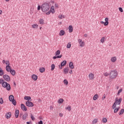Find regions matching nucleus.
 <instances>
[{
    "instance_id": "51",
    "label": "nucleus",
    "mask_w": 124,
    "mask_h": 124,
    "mask_svg": "<svg viewBox=\"0 0 124 124\" xmlns=\"http://www.w3.org/2000/svg\"><path fill=\"white\" fill-rule=\"evenodd\" d=\"M119 11H120V12H124V10H123V8L120 7V8H119Z\"/></svg>"
},
{
    "instance_id": "24",
    "label": "nucleus",
    "mask_w": 124,
    "mask_h": 124,
    "mask_svg": "<svg viewBox=\"0 0 124 124\" xmlns=\"http://www.w3.org/2000/svg\"><path fill=\"white\" fill-rule=\"evenodd\" d=\"M98 98V95L97 94H95L93 97V99L94 100H96Z\"/></svg>"
},
{
    "instance_id": "39",
    "label": "nucleus",
    "mask_w": 124,
    "mask_h": 124,
    "mask_svg": "<svg viewBox=\"0 0 124 124\" xmlns=\"http://www.w3.org/2000/svg\"><path fill=\"white\" fill-rule=\"evenodd\" d=\"M63 83H64V84H65V85H68V81H67V80L66 79H64V80H63Z\"/></svg>"
},
{
    "instance_id": "1",
    "label": "nucleus",
    "mask_w": 124,
    "mask_h": 124,
    "mask_svg": "<svg viewBox=\"0 0 124 124\" xmlns=\"http://www.w3.org/2000/svg\"><path fill=\"white\" fill-rule=\"evenodd\" d=\"M49 8H50V6L48 3H44L41 6V9L43 12L46 13L47 11H49Z\"/></svg>"
},
{
    "instance_id": "14",
    "label": "nucleus",
    "mask_w": 124,
    "mask_h": 124,
    "mask_svg": "<svg viewBox=\"0 0 124 124\" xmlns=\"http://www.w3.org/2000/svg\"><path fill=\"white\" fill-rule=\"evenodd\" d=\"M31 78L34 81H36L37 80V76L33 74L32 75Z\"/></svg>"
},
{
    "instance_id": "25",
    "label": "nucleus",
    "mask_w": 124,
    "mask_h": 124,
    "mask_svg": "<svg viewBox=\"0 0 124 124\" xmlns=\"http://www.w3.org/2000/svg\"><path fill=\"white\" fill-rule=\"evenodd\" d=\"M24 99H25V100H28L29 101L31 100V96H25L24 97Z\"/></svg>"
},
{
    "instance_id": "10",
    "label": "nucleus",
    "mask_w": 124,
    "mask_h": 124,
    "mask_svg": "<svg viewBox=\"0 0 124 124\" xmlns=\"http://www.w3.org/2000/svg\"><path fill=\"white\" fill-rule=\"evenodd\" d=\"M94 75L93 73H90L89 75V79L90 80H93L94 77Z\"/></svg>"
},
{
    "instance_id": "60",
    "label": "nucleus",
    "mask_w": 124,
    "mask_h": 124,
    "mask_svg": "<svg viewBox=\"0 0 124 124\" xmlns=\"http://www.w3.org/2000/svg\"><path fill=\"white\" fill-rule=\"evenodd\" d=\"M70 74H72V70H71L70 72H69Z\"/></svg>"
},
{
    "instance_id": "13",
    "label": "nucleus",
    "mask_w": 124,
    "mask_h": 124,
    "mask_svg": "<svg viewBox=\"0 0 124 124\" xmlns=\"http://www.w3.org/2000/svg\"><path fill=\"white\" fill-rule=\"evenodd\" d=\"M15 117H16V118H18V117H19V110L16 109L15 111Z\"/></svg>"
},
{
    "instance_id": "45",
    "label": "nucleus",
    "mask_w": 124,
    "mask_h": 124,
    "mask_svg": "<svg viewBox=\"0 0 124 124\" xmlns=\"http://www.w3.org/2000/svg\"><path fill=\"white\" fill-rule=\"evenodd\" d=\"M0 104H3V100H2V98H0Z\"/></svg>"
},
{
    "instance_id": "38",
    "label": "nucleus",
    "mask_w": 124,
    "mask_h": 124,
    "mask_svg": "<svg viewBox=\"0 0 124 124\" xmlns=\"http://www.w3.org/2000/svg\"><path fill=\"white\" fill-rule=\"evenodd\" d=\"M12 102L13 105H14V106H16V100L14 99V100H13L12 101H11Z\"/></svg>"
},
{
    "instance_id": "19",
    "label": "nucleus",
    "mask_w": 124,
    "mask_h": 124,
    "mask_svg": "<svg viewBox=\"0 0 124 124\" xmlns=\"http://www.w3.org/2000/svg\"><path fill=\"white\" fill-rule=\"evenodd\" d=\"M50 11H51L52 13L54 14L55 13V6H52L50 9Z\"/></svg>"
},
{
    "instance_id": "61",
    "label": "nucleus",
    "mask_w": 124,
    "mask_h": 124,
    "mask_svg": "<svg viewBox=\"0 0 124 124\" xmlns=\"http://www.w3.org/2000/svg\"><path fill=\"white\" fill-rule=\"evenodd\" d=\"M84 36H85V37H87L88 36V34H85Z\"/></svg>"
},
{
    "instance_id": "56",
    "label": "nucleus",
    "mask_w": 124,
    "mask_h": 124,
    "mask_svg": "<svg viewBox=\"0 0 124 124\" xmlns=\"http://www.w3.org/2000/svg\"><path fill=\"white\" fill-rule=\"evenodd\" d=\"M62 55L57 56V59H61V58H62Z\"/></svg>"
},
{
    "instance_id": "12",
    "label": "nucleus",
    "mask_w": 124,
    "mask_h": 124,
    "mask_svg": "<svg viewBox=\"0 0 124 124\" xmlns=\"http://www.w3.org/2000/svg\"><path fill=\"white\" fill-rule=\"evenodd\" d=\"M105 21H106L104 23V26H108L109 22H108V21H109V18H108V17H106L105 19Z\"/></svg>"
},
{
    "instance_id": "7",
    "label": "nucleus",
    "mask_w": 124,
    "mask_h": 124,
    "mask_svg": "<svg viewBox=\"0 0 124 124\" xmlns=\"http://www.w3.org/2000/svg\"><path fill=\"white\" fill-rule=\"evenodd\" d=\"M25 104H26V106H28V107H33V106H34L33 103H32V102H30L29 101L26 102Z\"/></svg>"
},
{
    "instance_id": "15",
    "label": "nucleus",
    "mask_w": 124,
    "mask_h": 124,
    "mask_svg": "<svg viewBox=\"0 0 124 124\" xmlns=\"http://www.w3.org/2000/svg\"><path fill=\"white\" fill-rule=\"evenodd\" d=\"M68 29L69 32H72V31H73V26H72V25H70L69 26Z\"/></svg>"
},
{
    "instance_id": "26",
    "label": "nucleus",
    "mask_w": 124,
    "mask_h": 124,
    "mask_svg": "<svg viewBox=\"0 0 124 124\" xmlns=\"http://www.w3.org/2000/svg\"><path fill=\"white\" fill-rule=\"evenodd\" d=\"M3 74H4V72H3V70H2V69L1 68H0V76H2Z\"/></svg>"
},
{
    "instance_id": "29",
    "label": "nucleus",
    "mask_w": 124,
    "mask_h": 124,
    "mask_svg": "<svg viewBox=\"0 0 124 124\" xmlns=\"http://www.w3.org/2000/svg\"><path fill=\"white\" fill-rule=\"evenodd\" d=\"M66 110H68L69 112H70L71 111V107L69 106L65 108Z\"/></svg>"
},
{
    "instance_id": "43",
    "label": "nucleus",
    "mask_w": 124,
    "mask_h": 124,
    "mask_svg": "<svg viewBox=\"0 0 124 124\" xmlns=\"http://www.w3.org/2000/svg\"><path fill=\"white\" fill-rule=\"evenodd\" d=\"M104 76L107 77V76H109V75L110 76V74L108 73V72H106L104 74Z\"/></svg>"
},
{
    "instance_id": "62",
    "label": "nucleus",
    "mask_w": 124,
    "mask_h": 124,
    "mask_svg": "<svg viewBox=\"0 0 124 124\" xmlns=\"http://www.w3.org/2000/svg\"><path fill=\"white\" fill-rule=\"evenodd\" d=\"M62 22H60L58 23V25H62Z\"/></svg>"
},
{
    "instance_id": "16",
    "label": "nucleus",
    "mask_w": 124,
    "mask_h": 124,
    "mask_svg": "<svg viewBox=\"0 0 124 124\" xmlns=\"http://www.w3.org/2000/svg\"><path fill=\"white\" fill-rule=\"evenodd\" d=\"M69 67L71 69H73L74 68V65H73V62H70L69 63Z\"/></svg>"
},
{
    "instance_id": "20",
    "label": "nucleus",
    "mask_w": 124,
    "mask_h": 124,
    "mask_svg": "<svg viewBox=\"0 0 124 124\" xmlns=\"http://www.w3.org/2000/svg\"><path fill=\"white\" fill-rule=\"evenodd\" d=\"M68 69H67V68H65L63 69V73L64 74H67V73H68Z\"/></svg>"
},
{
    "instance_id": "40",
    "label": "nucleus",
    "mask_w": 124,
    "mask_h": 124,
    "mask_svg": "<svg viewBox=\"0 0 124 124\" xmlns=\"http://www.w3.org/2000/svg\"><path fill=\"white\" fill-rule=\"evenodd\" d=\"M97 121H98L97 119H95L93 120V124H96V123H97Z\"/></svg>"
},
{
    "instance_id": "48",
    "label": "nucleus",
    "mask_w": 124,
    "mask_h": 124,
    "mask_svg": "<svg viewBox=\"0 0 124 124\" xmlns=\"http://www.w3.org/2000/svg\"><path fill=\"white\" fill-rule=\"evenodd\" d=\"M31 117L32 121H34V120H35V118H34V116H33V115H31Z\"/></svg>"
},
{
    "instance_id": "37",
    "label": "nucleus",
    "mask_w": 124,
    "mask_h": 124,
    "mask_svg": "<svg viewBox=\"0 0 124 124\" xmlns=\"http://www.w3.org/2000/svg\"><path fill=\"white\" fill-rule=\"evenodd\" d=\"M38 27V25L37 24H33L32 25V28L33 29H35L36 28H37Z\"/></svg>"
},
{
    "instance_id": "42",
    "label": "nucleus",
    "mask_w": 124,
    "mask_h": 124,
    "mask_svg": "<svg viewBox=\"0 0 124 124\" xmlns=\"http://www.w3.org/2000/svg\"><path fill=\"white\" fill-rule=\"evenodd\" d=\"M120 110V108H115L114 110V113H117V112H118V111Z\"/></svg>"
},
{
    "instance_id": "21",
    "label": "nucleus",
    "mask_w": 124,
    "mask_h": 124,
    "mask_svg": "<svg viewBox=\"0 0 124 124\" xmlns=\"http://www.w3.org/2000/svg\"><path fill=\"white\" fill-rule=\"evenodd\" d=\"M27 117H28V113H25L23 115V117H22L23 120H26L27 119Z\"/></svg>"
},
{
    "instance_id": "59",
    "label": "nucleus",
    "mask_w": 124,
    "mask_h": 124,
    "mask_svg": "<svg viewBox=\"0 0 124 124\" xmlns=\"http://www.w3.org/2000/svg\"><path fill=\"white\" fill-rule=\"evenodd\" d=\"M59 116H60V117H62V116H63V115L62 114V113H60Z\"/></svg>"
},
{
    "instance_id": "11",
    "label": "nucleus",
    "mask_w": 124,
    "mask_h": 124,
    "mask_svg": "<svg viewBox=\"0 0 124 124\" xmlns=\"http://www.w3.org/2000/svg\"><path fill=\"white\" fill-rule=\"evenodd\" d=\"M11 117V112H9L8 113H6L5 118L6 119H9Z\"/></svg>"
},
{
    "instance_id": "63",
    "label": "nucleus",
    "mask_w": 124,
    "mask_h": 124,
    "mask_svg": "<svg viewBox=\"0 0 124 124\" xmlns=\"http://www.w3.org/2000/svg\"><path fill=\"white\" fill-rule=\"evenodd\" d=\"M100 23H101V24H104V23L105 22H104L103 21H100Z\"/></svg>"
},
{
    "instance_id": "6",
    "label": "nucleus",
    "mask_w": 124,
    "mask_h": 124,
    "mask_svg": "<svg viewBox=\"0 0 124 124\" xmlns=\"http://www.w3.org/2000/svg\"><path fill=\"white\" fill-rule=\"evenodd\" d=\"M66 64V61L64 60L62 62L60 65H59L60 69H62V66H64Z\"/></svg>"
},
{
    "instance_id": "44",
    "label": "nucleus",
    "mask_w": 124,
    "mask_h": 124,
    "mask_svg": "<svg viewBox=\"0 0 124 124\" xmlns=\"http://www.w3.org/2000/svg\"><path fill=\"white\" fill-rule=\"evenodd\" d=\"M103 123H107V118H103L102 120Z\"/></svg>"
},
{
    "instance_id": "50",
    "label": "nucleus",
    "mask_w": 124,
    "mask_h": 124,
    "mask_svg": "<svg viewBox=\"0 0 124 124\" xmlns=\"http://www.w3.org/2000/svg\"><path fill=\"white\" fill-rule=\"evenodd\" d=\"M122 92H123V89H121L120 90H119V91H118L117 94L119 95V94H120V93H122Z\"/></svg>"
},
{
    "instance_id": "28",
    "label": "nucleus",
    "mask_w": 124,
    "mask_h": 124,
    "mask_svg": "<svg viewBox=\"0 0 124 124\" xmlns=\"http://www.w3.org/2000/svg\"><path fill=\"white\" fill-rule=\"evenodd\" d=\"M39 71H40V72H41V73H43V72H44L45 71V68H40L39 69Z\"/></svg>"
},
{
    "instance_id": "49",
    "label": "nucleus",
    "mask_w": 124,
    "mask_h": 124,
    "mask_svg": "<svg viewBox=\"0 0 124 124\" xmlns=\"http://www.w3.org/2000/svg\"><path fill=\"white\" fill-rule=\"evenodd\" d=\"M117 105V104L114 103L113 106H112V108L113 109H115L116 108V106Z\"/></svg>"
},
{
    "instance_id": "2",
    "label": "nucleus",
    "mask_w": 124,
    "mask_h": 124,
    "mask_svg": "<svg viewBox=\"0 0 124 124\" xmlns=\"http://www.w3.org/2000/svg\"><path fill=\"white\" fill-rule=\"evenodd\" d=\"M117 76H118V72L116 70H111L109 73V78L110 79H115L117 78Z\"/></svg>"
},
{
    "instance_id": "31",
    "label": "nucleus",
    "mask_w": 124,
    "mask_h": 124,
    "mask_svg": "<svg viewBox=\"0 0 124 124\" xmlns=\"http://www.w3.org/2000/svg\"><path fill=\"white\" fill-rule=\"evenodd\" d=\"M6 82L1 78L0 79V84H2V86H3V83H5Z\"/></svg>"
},
{
    "instance_id": "55",
    "label": "nucleus",
    "mask_w": 124,
    "mask_h": 124,
    "mask_svg": "<svg viewBox=\"0 0 124 124\" xmlns=\"http://www.w3.org/2000/svg\"><path fill=\"white\" fill-rule=\"evenodd\" d=\"M39 124H43V122L42 121H40V122H38Z\"/></svg>"
},
{
    "instance_id": "18",
    "label": "nucleus",
    "mask_w": 124,
    "mask_h": 124,
    "mask_svg": "<svg viewBox=\"0 0 124 124\" xmlns=\"http://www.w3.org/2000/svg\"><path fill=\"white\" fill-rule=\"evenodd\" d=\"M6 70H7L8 72H10L11 71V67H10V66H6Z\"/></svg>"
},
{
    "instance_id": "32",
    "label": "nucleus",
    "mask_w": 124,
    "mask_h": 124,
    "mask_svg": "<svg viewBox=\"0 0 124 124\" xmlns=\"http://www.w3.org/2000/svg\"><path fill=\"white\" fill-rule=\"evenodd\" d=\"M58 102L59 104L62 103L63 102V99H60L58 100Z\"/></svg>"
},
{
    "instance_id": "5",
    "label": "nucleus",
    "mask_w": 124,
    "mask_h": 124,
    "mask_svg": "<svg viewBox=\"0 0 124 124\" xmlns=\"http://www.w3.org/2000/svg\"><path fill=\"white\" fill-rule=\"evenodd\" d=\"M3 78L4 80L6 81L7 82H9V81H10V77H9L8 75H4Z\"/></svg>"
},
{
    "instance_id": "57",
    "label": "nucleus",
    "mask_w": 124,
    "mask_h": 124,
    "mask_svg": "<svg viewBox=\"0 0 124 124\" xmlns=\"http://www.w3.org/2000/svg\"><path fill=\"white\" fill-rule=\"evenodd\" d=\"M40 8H41V7L40 6L38 5V7H37V10H39L40 9Z\"/></svg>"
},
{
    "instance_id": "23",
    "label": "nucleus",
    "mask_w": 124,
    "mask_h": 124,
    "mask_svg": "<svg viewBox=\"0 0 124 124\" xmlns=\"http://www.w3.org/2000/svg\"><path fill=\"white\" fill-rule=\"evenodd\" d=\"M111 61L112 62H115L117 61V58L116 57H113L111 58Z\"/></svg>"
},
{
    "instance_id": "17",
    "label": "nucleus",
    "mask_w": 124,
    "mask_h": 124,
    "mask_svg": "<svg viewBox=\"0 0 124 124\" xmlns=\"http://www.w3.org/2000/svg\"><path fill=\"white\" fill-rule=\"evenodd\" d=\"M9 100H10V101L14 100V96H13V95H10L9 96Z\"/></svg>"
},
{
    "instance_id": "9",
    "label": "nucleus",
    "mask_w": 124,
    "mask_h": 124,
    "mask_svg": "<svg viewBox=\"0 0 124 124\" xmlns=\"http://www.w3.org/2000/svg\"><path fill=\"white\" fill-rule=\"evenodd\" d=\"M21 108L22 109V110L23 111H24L26 112V111H27V107H26V106H25V105L21 104Z\"/></svg>"
},
{
    "instance_id": "8",
    "label": "nucleus",
    "mask_w": 124,
    "mask_h": 124,
    "mask_svg": "<svg viewBox=\"0 0 124 124\" xmlns=\"http://www.w3.org/2000/svg\"><path fill=\"white\" fill-rule=\"evenodd\" d=\"M78 43L80 44L79 46L80 47H84V46L85 45V42H82V39H79L78 40Z\"/></svg>"
},
{
    "instance_id": "35",
    "label": "nucleus",
    "mask_w": 124,
    "mask_h": 124,
    "mask_svg": "<svg viewBox=\"0 0 124 124\" xmlns=\"http://www.w3.org/2000/svg\"><path fill=\"white\" fill-rule=\"evenodd\" d=\"M56 56H58L59 55H60V54H61V51H60V50H57L56 52Z\"/></svg>"
},
{
    "instance_id": "34",
    "label": "nucleus",
    "mask_w": 124,
    "mask_h": 124,
    "mask_svg": "<svg viewBox=\"0 0 124 124\" xmlns=\"http://www.w3.org/2000/svg\"><path fill=\"white\" fill-rule=\"evenodd\" d=\"M51 71H53V70H54V69H55V64H52L51 65Z\"/></svg>"
},
{
    "instance_id": "52",
    "label": "nucleus",
    "mask_w": 124,
    "mask_h": 124,
    "mask_svg": "<svg viewBox=\"0 0 124 124\" xmlns=\"http://www.w3.org/2000/svg\"><path fill=\"white\" fill-rule=\"evenodd\" d=\"M55 8H59V4L55 3Z\"/></svg>"
},
{
    "instance_id": "36",
    "label": "nucleus",
    "mask_w": 124,
    "mask_h": 124,
    "mask_svg": "<svg viewBox=\"0 0 124 124\" xmlns=\"http://www.w3.org/2000/svg\"><path fill=\"white\" fill-rule=\"evenodd\" d=\"M124 112V109H122L119 112V115H123V113Z\"/></svg>"
},
{
    "instance_id": "64",
    "label": "nucleus",
    "mask_w": 124,
    "mask_h": 124,
    "mask_svg": "<svg viewBox=\"0 0 124 124\" xmlns=\"http://www.w3.org/2000/svg\"><path fill=\"white\" fill-rule=\"evenodd\" d=\"M2 14V11L0 10V15H1Z\"/></svg>"
},
{
    "instance_id": "3",
    "label": "nucleus",
    "mask_w": 124,
    "mask_h": 124,
    "mask_svg": "<svg viewBox=\"0 0 124 124\" xmlns=\"http://www.w3.org/2000/svg\"><path fill=\"white\" fill-rule=\"evenodd\" d=\"M3 88H6L7 91H10V89H11L10 84L7 82L3 83Z\"/></svg>"
},
{
    "instance_id": "41",
    "label": "nucleus",
    "mask_w": 124,
    "mask_h": 124,
    "mask_svg": "<svg viewBox=\"0 0 124 124\" xmlns=\"http://www.w3.org/2000/svg\"><path fill=\"white\" fill-rule=\"evenodd\" d=\"M71 47V44H70V43H68L67 45V49H69V48H70Z\"/></svg>"
},
{
    "instance_id": "27",
    "label": "nucleus",
    "mask_w": 124,
    "mask_h": 124,
    "mask_svg": "<svg viewBox=\"0 0 124 124\" xmlns=\"http://www.w3.org/2000/svg\"><path fill=\"white\" fill-rule=\"evenodd\" d=\"M10 73L13 75V76H14L15 75V71L14 70H11Z\"/></svg>"
},
{
    "instance_id": "30",
    "label": "nucleus",
    "mask_w": 124,
    "mask_h": 124,
    "mask_svg": "<svg viewBox=\"0 0 124 124\" xmlns=\"http://www.w3.org/2000/svg\"><path fill=\"white\" fill-rule=\"evenodd\" d=\"M104 41H105V37H102L100 42H101V43H104Z\"/></svg>"
},
{
    "instance_id": "4",
    "label": "nucleus",
    "mask_w": 124,
    "mask_h": 124,
    "mask_svg": "<svg viewBox=\"0 0 124 124\" xmlns=\"http://www.w3.org/2000/svg\"><path fill=\"white\" fill-rule=\"evenodd\" d=\"M122 100L123 99L122 98H120L119 99H118V97H116L115 98V102L114 103L117 105H120Z\"/></svg>"
},
{
    "instance_id": "54",
    "label": "nucleus",
    "mask_w": 124,
    "mask_h": 124,
    "mask_svg": "<svg viewBox=\"0 0 124 124\" xmlns=\"http://www.w3.org/2000/svg\"><path fill=\"white\" fill-rule=\"evenodd\" d=\"M51 11L50 10L46 13V15H49L51 14Z\"/></svg>"
},
{
    "instance_id": "47",
    "label": "nucleus",
    "mask_w": 124,
    "mask_h": 124,
    "mask_svg": "<svg viewBox=\"0 0 124 124\" xmlns=\"http://www.w3.org/2000/svg\"><path fill=\"white\" fill-rule=\"evenodd\" d=\"M106 97V95L104 94L102 97V100H104Z\"/></svg>"
},
{
    "instance_id": "33",
    "label": "nucleus",
    "mask_w": 124,
    "mask_h": 124,
    "mask_svg": "<svg viewBox=\"0 0 124 124\" xmlns=\"http://www.w3.org/2000/svg\"><path fill=\"white\" fill-rule=\"evenodd\" d=\"M39 23H40V25H42V24H43L44 23V20H43V19H40L39 20Z\"/></svg>"
},
{
    "instance_id": "22",
    "label": "nucleus",
    "mask_w": 124,
    "mask_h": 124,
    "mask_svg": "<svg viewBox=\"0 0 124 124\" xmlns=\"http://www.w3.org/2000/svg\"><path fill=\"white\" fill-rule=\"evenodd\" d=\"M65 33V32H64V31L61 30L59 33V35L62 36L64 35V34Z\"/></svg>"
},
{
    "instance_id": "46",
    "label": "nucleus",
    "mask_w": 124,
    "mask_h": 124,
    "mask_svg": "<svg viewBox=\"0 0 124 124\" xmlns=\"http://www.w3.org/2000/svg\"><path fill=\"white\" fill-rule=\"evenodd\" d=\"M5 63H6V66H9V61H6L5 62Z\"/></svg>"
},
{
    "instance_id": "58",
    "label": "nucleus",
    "mask_w": 124,
    "mask_h": 124,
    "mask_svg": "<svg viewBox=\"0 0 124 124\" xmlns=\"http://www.w3.org/2000/svg\"><path fill=\"white\" fill-rule=\"evenodd\" d=\"M53 59L54 60H56V59H58V56H54V57H53Z\"/></svg>"
},
{
    "instance_id": "53",
    "label": "nucleus",
    "mask_w": 124,
    "mask_h": 124,
    "mask_svg": "<svg viewBox=\"0 0 124 124\" xmlns=\"http://www.w3.org/2000/svg\"><path fill=\"white\" fill-rule=\"evenodd\" d=\"M59 19H62V18H64V16L61 15L59 16Z\"/></svg>"
}]
</instances>
